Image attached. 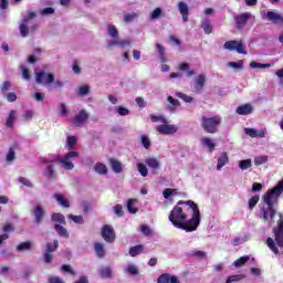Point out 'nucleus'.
Instances as JSON below:
<instances>
[{
    "label": "nucleus",
    "instance_id": "f257e3e1",
    "mask_svg": "<svg viewBox=\"0 0 283 283\" xmlns=\"http://www.w3.org/2000/svg\"><path fill=\"white\" fill-rule=\"evenodd\" d=\"M177 205H187V207H190L192 210V217L191 219L184 221L182 229L187 233H191L192 231H196L198 227H200V209H198V205L191 200H179Z\"/></svg>",
    "mask_w": 283,
    "mask_h": 283
},
{
    "label": "nucleus",
    "instance_id": "f03ea898",
    "mask_svg": "<svg viewBox=\"0 0 283 283\" xmlns=\"http://www.w3.org/2000/svg\"><path fill=\"white\" fill-rule=\"evenodd\" d=\"M200 123L206 134H218V126L222 125V117L220 115H213L212 117L202 116Z\"/></svg>",
    "mask_w": 283,
    "mask_h": 283
},
{
    "label": "nucleus",
    "instance_id": "7ed1b4c3",
    "mask_svg": "<svg viewBox=\"0 0 283 283\" xmlns=\"http://www.w3.org/2000/svg\"><path fill=\"white\" fill-rule=\"evenodd\" d=\"M168 220L176 227V229H181L184 222L187 220V213H185V210H182L180 205H177L170 211Z\"/></svg>",
    "mask_w": 283,
    "mask_h": 283
},
{
    "label": "nucleus",
    "instance_id": "20e7f679",
    "mask_svg": "<svg viewBox=\"0 0 283 283\" xmlns=\"http://www.w3.org/2000/svg\"><path fill=\"white\" fill-rule=\"evenodd\" d=\"M283 192V180L279 182L276 187L269 190L265 195H263V202L268 207H273L275 202H277V198H280V195Z\"/></svg>",
    "mask_w": 283,
    "mask_h": 283
},
{
    "label": "nucleus",
    "instance_id": "39448f33",
    "mask_svg": "<svg viewBox=\"0 0 283 283\" xmlns=\"http://www.w3.org/2000/svg\"><path fill=\"white\" fill-rule=\"evenodd\" d=\"M78 151H69L63 158L56 156L55 163H59L64 167L66 171H72L74 169V163H72L71 158H77Z\"/></svg>",
    "mask_w": 283,
    "mask_h": 283
},
{
    "label": "nucleus",
    "instance_id": "423d86ee",
    "mask_svg": "<svg viewBox=\"0 0 283 283\" xmlns=\"http://www.w3.org/2000/svg\"><path fill=\"white\" fill-rule=\"evenodd\" d=\"M59 249V240H53V242H48L45 244V252L43 254V260L45 264H52L54 260V251Z\"/></svg>",
    "mask_w": 283,
    "mask_h": 283
},
{
    "label": "nucleus",
    "instance_id": "0eeeda50",
    "mask_svg": "<svg viewBox=\"0 0 283 283\" xmlns=\"http://www.w3.org/2000/svg\"><path fill=\"white\" fill-rule=\"evenodd\" d=\"M223 48L226 50H229L230 52H238V54H248V52L244 49V43L242 41L238 42L235 40L227 41L223 44Z\"/></svg>",
    "mask_w": 283,
    "mask_h": 283
},
{
    "label": "nucleus",
    "instance_id": "6e6552de",
    "mask_svg": "<svg viewBox=\"0 0 283 283\" xmlns=\"http://www.w3.org/2000/svg\"><path fill=\"white\" fill-rule=\"evenodd\" d=\"M87 120H90V113H87V111H85V109H81L78 112V114H76L73 117L72 124L75 127H83V125H85L87 123Z\"/></svg>",
    "mask_w": 283,
    "mask_h": 283
},
{
    "label": "nucleus",
    "instance_id": "1a4fd4ad",
    "mask_svg": "<svg viewBox=\"0 0 283 283\" xmlns=\"http://www.w3.org/2000/svg\"><path fill=\"white\" fill-rule=\"evenodd\" d=\"M102 238L105 242H108V244L116 242V232L114 231V228L109 224H105L102 228Z\"/></svg>",
    "mask_w": 283,
    "mask_h": 283
},
{
    "label": "nucleus",
    "instance_id": "9d476101",
    "mask_svg": "<svg viewBox=\"0 0 283 283\" xmlns=\"http://www.w3.org/2000/svg\"><path fill=\"white\" fill-rule=\"evenodd\" d=\"M249 19H251V12L234 15L235 29L244 30V28H247V23H249Z\"/></svg>",
    "mask_w": 283,
    "mask_h": 283
},
{
    "label": "nucleus",
    "instance_id": "9b49d317",
    "mask_svg": "<svg viewBox=\"0 0 283 283\" xmlns=\"http://www.w3.org/2000/svg\"><path fill=\"white\" fill-rule=\"evenodd\" d=\"M263 19L266 21H271V23H274V25H283V15L274 12V11H268L264 15Z\"/></svg>",
    "mask_w": 283,
    "mask_h": 283
},
{
    "label": "nucleus",
    "instance_id": "f8f14e48",
    "mask_svg": "<svg viewBox=\"0 0 283 283\" xmlns=\"http://www.w3.org/2000/svg\"><path fill=\"white\" fill-rule=\"evenodd\" d=\"M156 130L158 132V134H163L164 136H167V135L176 134V132H178V126L163 124L157 126Z\"/></svg>",
    "mask_w": 283,
    "mask_h": 283
},
{
    "label": "nucleus",
    "instance_id": "ddd939ff",
    "mask_svg": "<svg viewBox=\"0 0 283 283\" xmlns=\"http://www.w3.org/2000/svg\"><path fill=\"white\" fill-rule=\"evenodd\" d=\"M261 213L264 222H266V220H273V218H275L276 211L273 206H266L261 209Z\"/></svg>",
    "mask_w": 283,
    "mask_h": 283
},
{
    "label": "nucleus",
    "instance_id": "4468645a",
    "mask_svg": "<svg viewBox=\"0 0 283 283\" xmlns=\"http://www.w3.org/2000/svg\"><path fill=\"white\" fill-rule=\"evenodd\" d=\"M33 216L35 218V224H41L45 218V209L41 205L35 206L33 209Z\"/></svg>",
    "mask_w": 283,
    "mask_h": 283
},
{
    "label": "nucleus",
    "instance_id": "2eb2a0df",
    "mask_svg": "<svg viewBox=\"0 0 283 283\" xmlns=\"http://www.w3.org/2000/svg\"><path fill=\"white\" fill-rule=\"evenodd\" d=\"M177 8L181 14L184 23H187V21H189V6H187L186 2L180 1L178 2Z\"/></svg>",
    "mask_w": 283,
    "mask_h": 283
},
{
    "label": "nucleus",
    "instance_id": "dca6fc26",
    "mask_svg": "<svg viewBox=\"0 0 283 283\" xmlns=\"http://www.w3.org/2000/svg\"><path fill=\"white\" fill-rule=\"evenodd\" d=\"M157 283H180V281L176 275L171 276L169 273H164L159 275V277L157 279Z\"/></svg>",
    "mask_w": 283,
    "mask_h": 283
},
{
    "label": "nucleus",
    "instance_id": "f3484780",
    "mask_svg": "<svg viewBox=\"0 0 283 283\" xmlns=\"http://www.w3.org/2000/svg\"><path fill=\"white\" fill-rule=\"evenodd\" d=\"M145 164L147 165V167L153 169V174H158V169H160V161H158V159L154 157H148L147 159H145Z\"/></svg>",
    "mask_w": 283,
    "mask_h": 283
},
{
    "label": "nucleus",
    "instance_id": "a211bd4d",
    "mask_svg": "<svg viewBox=\"0 0 283 283\" xmlns=\"http://www.w3.org/2000/svg\"><path fill=\"white\" fill-rule=\"evenodd\" d=\"M237 114L239 116H249V114H253V106L251 104H243L237 107Z\"/></svg>",
    "mask_w": 283,
    "mask_h": 283
},
{
    "label": "nucleus",
    "instance_id": "6ab92c4d",
    "mask_svg": "<svg viewBox=\"0 0 283 283\" xmlns=\"http://www.w3.org/2000/svg\"><path fill=\"white\" fill-rule=\"evenodd\" d=\"M244 132L247 136H250V138H264V136H266L265 130L258 132L251 127L245 128Z\"/></svg>",
    "mask_w": 283,
    "mask_h": 283
},
{
    "label": "nucleus",
    "instance_id": "aec40b11",
    "mask_svg": "<svg viewBox=\"0 0 283 283\" xmlns=\"http://www.w3.org/2000/svg\"><path fill=\"white\" fill-rule=\"evenodd\" d=\"M200 25H201L205 34H211V32H213V27L211 25V20H209V18H203L201 20Z\"/></svg>",
    "mask_w": 283,
    "mask_h": 283
},
{
    "label": "nucleus",
    "instance_id": "412c9836",
    "mask_svg": "<svg viewBox=\"0 0 283 283\" xmlns=\"http://www.w3.org/2000/svg\"><path fill=\"white\" fill-rule=\"evenodd\" d=\"M99 276L102 277V280H112V277H114V272L109 266L102 268L99 270Z\"/></svg>",
    "mask_w": 283,
    "mask_h": 283
},
{
    "label": "nucleus",
    "instance_id": "4be33fe9",
    "mask_svg": "<svg viewBox=\"0 0 283 283\" xmlns=\"http://www.w3.org/2000/svg\"><path fill=\"white\" fill-rule=\"evenodd\" d=\"M17 118V111L12 109L9 113V116L7 117L6 120V127H8V129H12V127H14V119Z\"/></svg>",
    "mask_w": 283,
    "mask_h": 283
},
{
    "label": "nucleus",
    "instance_id": "5701e85b",
    "mask_svg": "<svg viewBox=\"0 0 283 283\" xmlns=\"http://www.w3.org/2000/svg\"><path fill=\"white\" fill-rule=\"evenodd\" d=\"M227 163H229V155L227 153H221L220 157L218 158L217 170L220 171V169H222Z\"/></svg>",
    "mask_w": 283,
    "mask_h": 283
},
{
    "label": "nucleus",
    "instance_id": "b1692460",
    "mask_svg": "<svg viewBox=\"0 0 283 283\" xmlns=\"http://www.w3.org/2000/svg\"><path fill=\"white\" fill-rule=\"evenodd\" d=\"M109 165L115 174H122L123 171V164L117 159H109Z\"/></svg>",
    "mask_w": 283,
    "mask_h": 283
},
{
    "label": "nucleus",
    "instance_id": "393cba45",
    "mask_svg": "<svg viewBox=\"0 0 283 283\" xmlns=\"http://www.w3.org/2000/svg\"><path fill=\"white\" fill-rule=\"evenodd\" d=\"M143 251H145V247H143V244L130 247L129 255H130V258H136V255H140V253H143Z\"/></svg>",
    "mask_w": 283,
    "mask_h": 283
},
{
    "label": "nucleus",
    "instance_id": "a878e982",
    "mask_svg": "<svg viewBox=\"0 0 283 283\" xmlns=\"http://www.w3.org/2000/svg\"><path fill=\"white\" fill-rule=\"evenodd\" d=\"M201 145H203V147H207L209 151H213L216 149V143H213V139L208 137L201 138Z\"/></svg>",
    "mask_w": 283,
    "mask_h": 283
},
{
    "label": "nucleus",
    "instance_id": "bb28decb",
    "mask_svg": "<svg viewBox=\"0 0 283 283\" xmlns=\"http://www.w3.org/2000/svg\"><path fill=\"white\" fill-rule=\"evenodd\" d=\"M55 200L61 205V207H64L65 209L70 208V201L65 198V196L61 193L54 195Z\"/></svg>",
    "mask_w": 283,
    "mask_h": 283
},
{
    "label": "nucleus",
    "instance_id": "cd10ccee",
    "mask_svg": "<svg viewBox=\"0 0 283 283\" xmlns=\"http://www.w3.org/2000/svg\"><path fill=\"white\" fill-rule=\"evenodd\" d=\"M94 169L96 174H99L101 176H106L107 174V166L103 163H96Z\"/></svg>",
    "mask_w": 283,
    "mask_h": 283
},
{
    "label": "nucleus",
    "instance_id": "c85d7f7f",
    "mask_svg": "<svg viewBox=\"0 0 283 283\" xmlns=\"http://www.w3.org/2000/svg\"><path fill=\"white\" fill-rule=\"evenodd\" d=\"M94 249L97 258H105V245L103 243H94Z\"/></svg>",
    "mask_w": 283,
    "mask_h": 283
},
{
    "label": "nucleus",
    "instance_id": "c756f323",
    "mask_svg": "<svg viewBox=\"0 0 283 283\" xmlns=\"http://www.w3.org/2000/svg\"><path fill=\"white\" fill-rule=\"evenodd\" d=\"M54 229H55L56 233L59 235H61V238H70V233L67 232V229H65L63 226L56 223L54 226Z\"/></svg>",
    "mask_w": 283,
    "mask_h": 283
},
{
    "label": "nucleus",
    "instance_id": "7c9ffc66",
    "mask_svg": "<svg viewBox=\"0 0 283 283\" xmlns=\"http://www.w3.org/2000/svg\"><path fill=\"white\" fill-rule=\"evenodd\" d=\"M32 249V243L31 241H24L21 242L20 244L17 245L15 250L21 252V251H31Z\"/></svg>",
    "mask_w": 283,
    "mask_h": 283
},
{
    "label": "nucleus",
    "instance_id": "2f4dec72",
    "mask_svg": "<svg viewBox=\"0 0 283 283\" xmlns=\"http://www.w3.org/2000/svg\"><path fill=\"white\" fill-rule=\"evenodd\" d=\"M250 67H252V70H266L268 67H271V64L266 63V64H262L260 62H255V61H252L250 63Z\"/></svg>",
    "mask_w": 283,
    "mask_h": 283
},
{
    "label": "nucleus",
    "instance_id": "473e14b6",
    "mask_svg": "<svg viewBox=\"0 0 283 283\" xmlns=\"http://www.w3.org/2000/svg\"><path fill=\"white\" fill-rule=\"evenodd\" d=\"M190 258H198V260H205V258H207V252L202 250H193L190 252Z\"/></svg>",
    "mask_w": 283,
    "mask_h": 283
},
{
    "label": "nucleus",
    "instance_id": "72a5a7b5",
    "mask_svg": "<svg viewBox=\"0 0 283 283\" xmlns=\"http://www.w3.org/2000/svg\"><path fill=\"white\" fill-rule=\"evenodd\" d=\"M252 166H253V164H252L251 159H243V160L239 161V167L243 171L247 169H251Z\"/></svg>",
    "mask_w": 283,
    "mask_h": 283
},
{
    "label": "nucleus",
    "instance_id": "f704fd0d",
    "mask_svg": "<svg viewBox=\"0 0 283 283\" xmlns=\"http://www.w3.org/2000/svg\"><path fill=\"white\" fill-rule=\"evenodd\" d=\"M205 82H206V77L205 75H199L196 83H195V88L196 90H203L205 87Z\"/></svg>",
    "mask_w": 283,
    "mask_h": 283
},
{
    "label": "nucleus",
    "instance_id": "c9c22d12",
    "mask_svg": "<svg viewBox=\"0 0 283 283\" xmlns=\"http://www.w3.org/2000/svg\"><path fill=\"white\" fill-rule=\"evenodd\" d=\"M51 220H53V222H59L60 224H65V216L62 213H53Z\"/></svg>",
    "mask_w": 283,
    "mask_h": 283
},
{
    "label": "nucleus",
    "instance_id": "e433bc0d",
    "mask_svg": "<svg viewBox=\"0 0 283 283\" xmlns=\"http://www.w3.org/2000/svg\"><path fill=\"white\" fill-rule=\"evenodd\" d=\"M137 170L139 171L140 176H143V178H147L149 170L145 164H137Z\"/></svg>",
    "mask_w": 283,
    "mask_h": 283
},
{
    "label": "nucleus",
    "instance_id": "4c0bfd02",
    "mask_svg": "<svg viewBox=\"0 0 283 283\" xmlns=\"http://www.w3.org/2000/svg\"><path fill=\"white\" fill-rule=\"evenodd\" d=\"M135 205L136 199H129L127 201V210L129 211V213H138V208H134Z\"/></svg>",
    "mask_w": 283,
    "mask_h": 283
},
{
    "label": "nucleus",
    "instance_id": "58836bf2",
    "mask_svg": "<svg viewBox=\"0 0 283 283\" xmlns=\"http://www.w3.org/2000/svg\"><path fill=\"white\" fill-rule=\"evenodd\" d=\"M140 231L147 238L154 235V230H151V228H149V226H147V224H142L140 226Z\"/></svg>",
    "mask_w": 283,
    "mask_h": 283
},
{
    "label": "nucleus",
    "instance_id": "ea45409f",
    "mask_svg": "<svg viewBox=\"0 0 283 283\" xmlns=\"http://www.w3.org/2000/svg\"><path fill=\"white\" fill-rule=\"evenodd\" d=\"M258 202H260V196H253L249 199L248 205H249V209L253 210L255 209V206L258 205Z\"/></svg>",
    "mask_w": 283,
    "mask_h": 283
},
{
    "label": "nucleus",
    "instance_id": "a19ab883",
    "mask_svg": "<svg viewBox=\"0 0 283 283\" xmlns=\"http://www.w3.org/2000/svg\"><path fill=\"white\" fill-rule=\"evenodd\" d=\"M264 163H269L268 156H258L254 158V165L256 167H260V165H264Z\"/></svg>",
    "mask_w": 283,
    "mask_h": 283
},
{
    "label": "nucleus",
    "instance_id": "79ce46f5",
    "mask_svg": "<svg viewBox=\"0 0 283 283\" xmlns=\"http://www.w3.org/2000/svg\"><path fill=\"white\" fill-rule=\"evenodd\" d=\"M90 94V85H83L77 88L78 96H87Z\"/></svg>",
    "mask_w": 283,
    "mask_h": 283
},
{
    "label": "nucleus",
    "instance_id": "37998d69",
    "mask_svg": "<svg viewBox=\"0 0 283 283\" xmlns=\"http://www.w3.org/2000/svg\"><path fill=\"white\" fill-rule=\"evenodd\" d=\"M108 34L112 39H116V36H118V29H116V25L114 24L108 25Z\"/></svg>",
    "mask_w": 283,
    "mask_h": 283
},
{
    "label": "nucleus",
    "instance_id": "c03bdc74",
    "mask_svg": "<svg viewBox=\"0 0 283 283\" xmlns=\"http://www.w3.org/2000/svg\"><path fill=\"white\" fill-rule=\"evenodd\" d=\"M228 65L234 70H242V67H244V62L240 60L239 62H229Z\"/></svg>",
    "mask_w": 283,
    "mask_h": 283
},
{
    "label": "nucleus",
    "instance_id": "a18cd8bd",
    "mask_svg": "<svg viewBox=\"0 0 283 283\" xmlns=\"http://www.w3.org/2000/svg\"><path fill=\"white\" fill-rule=\"evenodd\" d=\"M20 34L21 36L25 38L30 34V29H28V25L24 23L20 24Z\"/></svg>",
    "mask_w": 283,
    "mask_h": 283
},
{
    "label": "nucleus",
    "instance_id": "49530a36",
    "mask_svg": "<svg viewBox=\"0 0 283 283\" xmlns=\"http://www.w3.org/2000/svg\"><path fill=\"white\" fill-rule=\"evenodd\" d=\"M142 145L145 149H149L151 147V140L146 135L142 136Z\"/></svg>",
    "mask_w": 283,
    "mask_h": 283
},
{
    "label": "nucleus",
    "instance_id": "de8ad7c7",
    "mask_svg": "<svg viewBox=\"0 0 283 283\" xmlns=\"http://www.w3.org/2000/svg\"><path fill=\"white\" fill-rule=\"evenodd\" d=\"M11 88H12L11 81H4L0 86L1 92H10Z\"/></svg>",
    "mask_w": 283,
    "mask_h": 283
},
{
    "label": "nucleus",
    "instance_id": "09e8293b",
    "mask_svg": "<svg viewBox=\"0 0 283 283\" xmlns=\"http://www.w3.org/2000/svg\"><path fill=\"white\" fill-rule=\"evenodd\" d=\"M69 218H70V220H73V222H75V224H84L85 223V220H83V216L71 214Z\"/></svg>",
    "mask_w": 283,
    "mask_h": 283
},
{
    "label": "nucleus",
    "instance_id": "8fccbe9b",
    "mask_svg": "<svg viewBox=\"0 0 283 283\" xmlns=\"http://www.w3.org/2000/svg\"><path fill=\"white\" fill-rule=\"evenodd\" d=\"M157 51L159 52V57L163 62H165V46L160 43L156 44Z\"/></svg>",
    "mask_w": 283,
    "mask_h": 283
},
{
    "label": "nucleus",
    "instance_id": "3c124183",
    "mask_svg": "<svg viewBox=\"0 0 283 283\" xmlns=\"http://www.w3.org/2000/svg\"><path fill=\"white\" fill-rule=\"evenodd\" d=\"M46 171H48V178H56V170H54L53 165H49L46 167Z\"/></svg>",
    "mask_w": 283,
    "mask_h": 283
},
{
    "label": "nucleus",
    "instance_id": "603ef678",
    "mask_svg": "<svg viewBox=\"0 0 283 283\" xmlns=\"http://www.w3.org/2000/svg\"><path fill=\"white\" fill-rule=\"evenodd\" d=\"M177 96L179 98H182L185 103H192L193 102V97L185 94V93H177Z\"/></svg>",
    "mask_w": 283,
    "mask_h": 283
},
{
    "label": "nucleus",
    "instance_id": "864d4df0",
    "mask_svg": "<svg viewBox=\"0 0 283 283\" xmlns=\"http://www.w3.org/2000/svg\"><path fill=\"white\" fill-rule=\"evenodd\" d=\"M114 212L116 216H118V218H123V216L125 214V212L123 211L122 205L114 206Z\"/></svg>",
    "mask_w": 283,
    "mask_h": 283
},
{
    "label": "nucleus",
    "instance_id": "5fc2aeb1",
    "mask_svg": "<svg viewBox=\"0 0 283 283\" xmlns=\"http://www.w3.org/2000/svg\"><path fill=\"white\" fill-rule=\"evenodd\" d=\"M174 193H176V189L171 188H167L163 191V196L166 200L169 199Z\"/></svg>",
    "mask_w": 283,
    "mask_h": 283
},
{
    "label": "nucleus",
    "instance_id": "6e6d98bb",
    "mask_svg": "<svg viewBox=\"0 0 283 283\" xmlns=\"http://www.w3.org/2000/svg\"><path fill=\"white\" fill-rule=\"evenodd\" d=\"M15 158V153H14V148H9V151L7 154V163H12V160H14Z\"/></svg>",
    "mask_w": 283,
    "mask_h": 283
},
{
    "label": "nucleus",
    "instance_id": "4d7b16f0",
    "mask_svg": "<svg viewBox=\"0 0 283 283\" xmlns=\"http://www.w3.org/2000/svg\"><path fill=\"white\" fill-rule=\"evenodd\" d=\"M61 271H63L64 273H70V275H76V272H74L72 270V266L67 265V264H63L61 266Z\"/></svg>",
    "mask_w": 283,
    "mask_h": 283
},
{
    "label": "nucleus",
    "instance_id": "13d9d810",
    "mask_svg": "<svg viewBox=\"0 0 283 283\" xmlns=\"http://www.w3.org/2000/svg\"><path fill=\"white\" fill-rule=\"evenodd\" d=\"M135 102H136V105L140 107V109L147 107V102H145V98L143 97H136Z\"/></svg>",
    "mask_w": 283,
    "mask_h": 283
},
{
    "label": "nucleus",
    "instance_id": "bf43d9fd",
    "mask_svg": "<svg viewBox=\"0 0 283 283\" xmlns=\"http://www.w3.org/2000/svg\"><path fill=\"white\" fill-rule=\"evenodd\" d=\"M249 260V256H241L234 261V266H244V263Z\"/></svg>",
    "mask_w": 283,
    "mask_h": 283
},
{
    "label": "nucleus",
    "instance_id": "052dcab7",
    "mask_svg": "<svg viewBox=\"0 0 283 283\" xmlns=\"http://www.w3.org/2000/svg\"><path fill=\"white\" fill-rule=\"evenodd\" d=\"M76 140H78V138H76V136L67 137V145H69L70 149L74 148V145H76Z\"/></svg>",
    "mask_w": 283,
    "mask_h": 283
},
{
    "label": "nucleus",
    "instance_id": "680f3d73",
    "mask_svg": "<svg viewBox=\"0 0 283 283\" xmlns=\"http://www.w3.org/2000/svg\"><path fill=\"white\" fill-rule=\"evenodd\" d=\"M32 116H34V112L33 111H25L22 114L23 120H32Z\"/></svg>",
    "mask_w": 283,
    "mask_h": 283
},
{
    "label": "nucleus",
    "instance_id": "e2e57ef3",
    "mask_svg": "<svg viewBox=\"0 0 283 283\" xmlns=\"http://www.w3.org/2000/svg\"><path fill=\"white\" fill-rule=\"evenodd\" d=\"M160 14H163V9L156 8L151 13L150 19H158Z\"/></svg>",
    "mask_w": 283,
    "mask_h": 283
},
{
    "label": "nucleus",
    "instance_id": "0e129e2a",
    "mask_svg": "<svg viewBox=\"0 0 283 283\" xmlns=\"http://www.w3.org/2000/svg\"><path fill=\"white\" fill-rule=\"evenodd\" d=\"M7 101H8V103H14L17 101V93L9 92L7 94Z\"/></svg>",
    "mask_w": 283,
    "mask_h": 283
},
{
    "label": "nucleus",
    "instance_id": "69168bd1",
    "mask_svg": "<svg viewBox=\"0 0 283 283\" xmlns=\"http://www.w3.org/2000/svg\"><path fill=\"white\" fill-rule=\"evenodd\" d=\"M117 113L119 114V116H129V109L123 106H119L117 108Z\"/></svg>",
    "mask_w": 283,
    "mask_h": 283
},
{
    "label": "nucleus",
    "instance_id": "338daca9",
    "mask_svg": "<svg viewBox=\"0 0 283 283\" xmlns=\"http://www.w3.org/2000/svg\"><path fill=\"white\" fill-rule=\"evenodd\" d=\"M43 78H45V72L41 71L35 74V82L43 83Z\"/></svg>",
    "mask_w": 283,
    "mask_h": 283
},
{
    "label": "nucleus",
    "instance_id": "774afa93",
    "mask_svg": "<svg viewBox=\"0 0 283 283\" xmlns=\"http://www.w3.org/2000/svg\"><path fill=\"white\" fill-rule=\"evenodd\" d=\"M49 283H64L63 280H61V277L59 276H51L49 279Z\"/></svg>",
    "mask_w": 283,
    "mask_h": 283
}]
</instances>
